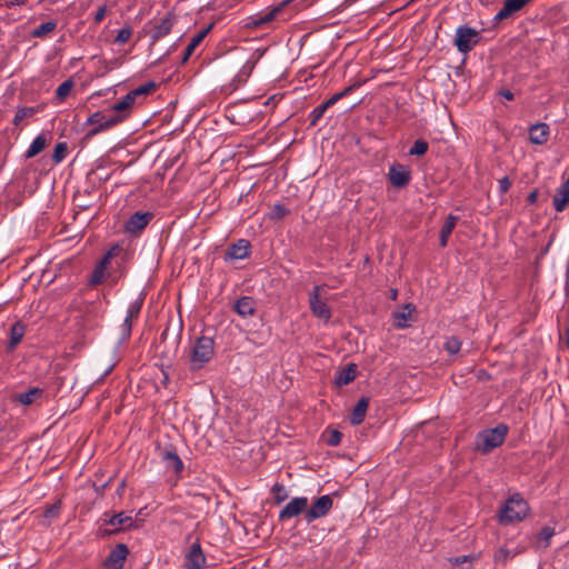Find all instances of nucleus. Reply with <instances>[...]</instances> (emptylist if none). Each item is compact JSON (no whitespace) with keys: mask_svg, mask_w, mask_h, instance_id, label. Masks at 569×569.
Segmentation results:
<instances>
[{"mask_svg":"<svg viewBox=\"0 0 569 569\" xmlns=\"http://www.w3.org/2000/svg\"><path fill=\"white\" fill-rule=\"evenodd\" d=\"M100 310L96 302H88L77 307V321L73 328H77V340L73 338V348L84 346L91 341L90 331L97 326Z\"/></svg>","mask_w":569,"mask_h":569,"instance_id":"f257e3e1","label":"nucleus"},{"mask_svg":"<svg viewBox=\"0 0 569 569\" xmlns=\"http://www.w3.org/2000/svg\"><path fill=\"white\" fill-rule=\"evenodd\" d=\"M528 512V502L519 493H515L501 507L499 520L502 523L521 521L527 517Z\"/></svg>","mask_w":569,"mask_h":569,"instance_id":"f03ea898","label":"nucleus"},{"mask_svg":"<svg viewBox=\"0 0 569 569\" xmlns=\"http://www.w3.org/2000/svg\"><path fill=\"white\" fill-rule=\"evenodd\" d=\"M508 433V427L503 423L495 428L483 430L477 437V449L481 452H489L501 446Z\"/></svg>","mask_w":569,"mask_h":569,"instance_id":"7ed1b4c3","label":"nucleus"},{"mask_svg":"<svg viewBox=\"0 0 569 569\" xmlns=\"http://www.w3.org/2000/svg\"><path fill=\"white\" fill-rule=\"evenodd\" d=\"M214 342L212 338L201 336L199 337L191 349L190 363L193 370L200 369L207 363L213 356Z\"/></svg>","mask_w":569,"mask_h":569,"instance_id":"20e7f679","label":"nucleus"},{"mask_svg":"<svg viewBox=\"0 0 569 569\" xmlns=\"http://www.w3.org/2000/svg\"><path fill=\"white\" fill-rule=\"evenodd\" d=\"M326 295L325 286H315L309 292V307L316 318L327 322L331 318V309L327 303Z\"/></svg>","mask_w":569,"mask_h":569,"instance_id":"39448f33","label":"nucleus"},{"mask_svg":"<svg viewBox=\"0 0 569 569\" xmlns=\"http://www.w3.org/2000/svg\"><path fill=\"white\" fill-rule=\"evenodd\" d=\"M479 40V33L471 27L460 26L456 31L455 44L459 52L467 53Z\"/></svg>","mask_w":569,"mask_h":569,"instance_id":"423d86ee","label":"nucleus"},{"mask_svg":"<svg viewBox=\"0 0 569 569\" xmlns=\"http://www.w3.org/2000/svg\"><path fill=\"white\" fill-rule=\"evenodd\" d=\"M332 506L333 499L330 495H323L317 498L316 501L310 506V508L307 507L305 520L308 523H311L312 521L327 516L331 510Z\"/></svg>","mask_w":569,"mask_h":569,"instance_id":"0eeeda50","label":"nucleus"},{"mask_svg":"<svg viewBox=\"0 0 569 569\" xmlns=\"http://www.w3.org/2000/svg\"><path fill=\"white\" fill-rule=\"evenodd\" d=\"M309 500L307 497H296L291 499L279 512V520L284 521L307 510Z\"/></svg>","mask_w":569,"mask_h":569,"instance_id":"6e6552de","label":"nucleus"},{"mask_svg":"<svg viewBox=\"0 0 569 569\" xmlns=\"http://www.w3.org/2000/svg\"><path fill=\"white\" fill-rule=\"evenodd\" d=\"M388 179L393 187L403 188L411 180V171L407 166L396 163L390 166Z\"/></svg>","mask_w":569,"mask_h":569,"instance_id":"1a4fd4ad","label":"nucleus"},{"mask_svg":"<svg viewBox=\"0 0 569 569\" xmlns=\"http://www.w3.org/2000/svg\"><path fill=\"white\" fill-rule=\"evenodd\" d=\"M134 98L129 91L123 98H121L118 102H116L112 107L113 112L120 113L119 116H110L106 119L104 123L100 127H109L121 121L126 117V112L130 109V107L134 103Z\"/></svg>","mask_w":569,"mask_h":569,"instance_id":"9d476101","label":"nucleus"},{"mask_svg":"<svg viewBox=\"0 0 569 569\" xmlns=\"http://www.w3.org/2000/svg\"><path fill=\"white\" fill-rule=\"evenodd\" d=\"M290 2V0H284L277 4L273 8L268 9L264 12H261L254 17L251 18V21L249 22V26L251 27H261L264 24L270 23L271 21L278 19L283 10V8Z\"/></svg>","mask_w":569,"mask_h":569,"instance_id":"9b49d317","label":"nucleus"},{"mask_svg":"<svg viewBox=\"0 0 569 569\" xmlns=\"http://www.w3.org/2000/svg\"><path fill=\"white\" fill-rule=\"evenodd\" d=\"M206 556L202 552L201 546L198 541L193 542L184 556L186 569H201L206 565Z\"/></svg>","mask_w":569,"mask_h":569,"instance_id":"f8f14e48","label":"nucleus"},{"mask_svg":"<svg viewBox=\"0 0 569 569\" xmlns=\"http://www.w3.org/2000/svg\"><path fill=\"white\" fill-rule=\"evenodd\" d=\"M151 212H136L126 222L124 230L130 234L140 233L152 219Z\"/></svg>","mask_w":569,"mask_h":569,"instance_id":"ddd939ff","label":"nucleus"},{"mask_svg":"<svg viewBox=\"0 0 569 569\" xmlns=\"http://www.w3.org/2000/svg\"><path fill=\"white\" fill-rule=\"evenodd\" d=\"M129 553L128 547L123 543H119L112 549L104 560L106 569H122L124 560Z\"/></svg>","mask_w":569,"mask_h":569,"instance_id":"4468645a","label":"nucleus"},{"mask_svg":"<svg viewBox=\"0 0 569 569\" xmlns=\"http://www.w3.org/2000/svg\"><path fill=\"white\" fill-rule=\"evenodd\" d=\"M569 203V174L568 178L558 187L552 200L557 212H562Z\"/></svg>","mask_w":569,"mask_h":569,"instance_id":"2eb2a0df","label":"nucleus"},{"mask_svg":"<svg viewBox=\"0 0 569 569\" xmlns=\"http://www.w3.org/2000/svg\"><path fill=\"white\" fill-rule=\"evenodd\" d=\"M161 460L164 462L166 468L179 473L183 470V462L172 448H167L160 452Z\"/></svg>","mask_w":569,"mask_h":569,"instance_id":"dca6fc26","label":"nucleus"},{"mask_svg":"<svg viewBox=\"0 0 569 569\" xmlns=\"http://www.w3.org/2000/svg\"><path fill=\"white\" fill-rule=\"evenodd\" d=\"M549 134V126L543 122L536 123L529 129V140L533 144H543L548 141Z\"/></svg>","mask_w":569,"mask_h":569,"instance_id":"f3484780","label":"nucleus"},{"mask_svg":"<svg viewBox=\"0 0 569 569\" xmlns=\"http://www.w3.org/2000/svg\"><path fill=\"white\" fill-rule=\"evenodd\" d=\"M250 242L246 239H239L236 243L230 246L227 252V259L241 260L249 256Z\"/></svg>","mask_w":569,"mask_h":569,"instance_id":"a211bd4d","label":"nucleus"},{"mask_svg":"<svg viewBox=\"0 0 569 569\" xmlns=\"http://www.w3.org/2000/svg\"><path fill=\"white\" fill-rule=\"evenodd\" d=\"M26 333V326L21 321L14 322L9 331V341L7 345V351L12 352L17 346L21 342Z\"/></svg>","mask_w":569,"mask_h":569,"instance_id":"6ab92c4d","label":"nucleus"},{"mask_svg":"<svg viewBox=\"0 0 569 569\" xmlns=\"http://www.w3.org/2000/svg\"><path fill=\"white\" fill-rule=\"evenodd\" d=\"M234 311L242 318L253 316L256 311V301L251 297H241L234 303Z\"/></svg>","mask_w":569,"mask_h":569,"instance_id":"aec40b11","label":"nucleus"},{"mask_svg":"<svg viewBox=\"0 0 569 569\" xmlns=\"http://www.w3.org/2000/svg\"><path fill=\"white\" fill-rule=\"evenodd\" d=\"M208 30L209 29H203V30L199 31L198 33H196L191 38L190 42L186 47L183 54L181 57V63H186L190 59V57L193 54L196 48L202 42V40L207 36Z\"/></svg>","mask_w":569,"mask_h":569,"instance_id":"412c9836","label":"nucleus"},{"mask_svg":"<svg viewBox=\"0 0 569 569\" xmlns=\"http://www.w3.org/2000/svg\"><path fill=\"white\" fill-rule=\"evenodd\" d=\"M369 406V400L367 398H361L357 405L355 406L353 410L350 415V422L355 426L360 425L367 413Z\"/></svg>","mask_w":569,"mask_h":569,"instance_id":"4be33fe9","label":"nucleus"},{"mask_svg":"<svg viewBox=\"0 0 569 569\" xmlns=\"http://www.w3.org/2000/svg\"><path fill=\"white\" fill-rule=\"evenodd\" d=\"M172 27V19L169 16L164 17L153 27L151 34L152 39L156 41L166 37L171 31Z\"/></svg>","mask_w":569,"mask_h":569,"instance_id":"5701e85b","label":"nucleus"},{"mask_svg":"<svg viewBox=\"0 0 569 569\" xmlns=\"http://www.w3.org/2000/svg\"><path fill=\"white\" fill-rule=\"evenodd\" d=\"M108 525L113 527L114 530H119L122 528H128L132 523V518L126 516L123 512H119L117 515L111 516L108 520H106Z\"/></svg>","mask_w":569,"mask_h":569,"instance_id":"b1692460","label":"nucleus"},{"mask_svg":"<svg viewBox=\"0 0 569 569\" xmlns=\"http://www.w3.org/2000/svg\"><path fill=\"white\" fill-rule=\"evenodd\" d=\"M47 146V138L43 133L39 134L34 138V140L31 142L29 149L26 152L27 158H33L38 153H40Z\"/></svg>","mask_w":569,"mask_h":569,"instance_id":"393cba45","label":"nucleus"},{"mask_svg":"<svg viewBox=\"0 0 569 569\" xmlns=\"http://www.w3.org/2000/svg\"><path fill=\"white\" fill-rule=\"evenodd\" d=\"M356 378V369L353 366L342 369L336 377V383L338 386H346Z\"/></svg>","mask_w":569,"mask_h":569,"instance_id":"a878e982","label":"nucleus"},{"mask_svg":"<svg viewBox=\"0 0 569 569\" xmlns=\"http://www.w3.org/2000/svg\"><path fill=\"white\" fill-rule=\"evenodd\" d=\"M412 309L406 306L401 311L395 313V320L398 328L408 327V321L411 317Z\"/></svg>","mask_w":569,"mask_h":569,"instance_id":"bb28decb","label":"nucleus"},{"mask_svg":"<svg viewBox=\"0 0 569 569\" xmlns=\"http://www.w3.org/2000/svg\"><path fill=\"white\" fill-rule=\"evenodd\" d=\"M132 330V318H128L126 316L122 325L120 326V337L118 341V346L122 345L127 339H129Z\"/></svg>","mask_w":569,"mask_h":569,"instance_id":"cd10ccee","label":"nucleus"},{"mask_svg":"<svg viewBox=\"0 0 569 569\" xmlns=\"http://www.w3.org/2000/svg\"><path fill=\"white\" fill-rule=\"evenodd\" d=\"M40 393H41V391L39 389L33 388L27 392L20 393L18 396V400L20 403H22L24 406H29V405L33 403V401L36 400V398H38L40 396Z\"/></svg>","mask_w":569,"mask_h":569,"instance_id":"c85d7f7f","label":"nucleus"},{"mask_svg":"<svg viewBox=\"0 0 569 569\" xmlns=\"http://www.w3.org/2000/svg\"><path fill=\"white\" fill-rule=\"evenodd\" d=\"M429 144L423 139H417L412 147L409 149L410 156H423L428 151Z\"/></svg>","mask_w":569,"mask_h":569,"instance_id":"c756f323","label":"nucleus"},{"mask_svg":"<svg viewBox=\"0 0 569 569\" xmlns=\"http://www.w3.org/2000/svg\"><path fill=\"white\" fill-rule=\"evenodd\" d=\"M56 28V23L52 21H47L34 28L31 34L36 38H41L51 32Z\"/></svg>","mask_w":569,"mask_h":569,"instance_id":"7c9ffc66","label":"nucleus"},{"mask_svg":"<svg viewBox=\"0 0 569 569\" xmlns=\"http://www.w3.org/2000/svg\"><path fill=\"white\" fill-rule=\"evenodd\" d=\"M67 153H68V143L67 142L57 143L54 147V150H53V154H52L53 162L54 163L61 162L67 157Z\"/></svg>","mask_w":569,"mask_h":569,"instance_id":"2f4dec72","label":"nucleus"},{"mask_svg":"<svg viewBox=\"0 0 569 569\" xmlns=\"http://www.w3.org/2000/svg\"><path fill=\"white\" fill-rule=\"evenodd\" d=\"M156 88V83L152 82V81H149V82H146L139 87H137L136 89L131 90V94L133 96L134 99H137L138 97H142V96H147L149 93H151Z\"/></svg>","mask_w":569,"mask_h":569,"instance_id":"473e14b6","label":"nucleus"},{"mask_svg":"<svg viewBox=\"0 0 569 569\" xmlns=\"http://www.w3.org/2000/svg\"><path fill=\"white\" fill-rule=\"evenodd\" d=\"M273 499L277 503L284 501L288 498V491L286 487L279 482L274 483L271 488Z\"/></svg>","mask_w":569,"mask_h":569,"instance_id":"72a5a7b5","label":"nucleus"},{"mask_svg":"<svg viewBox=\"0 0 569 569\" xmlns=\"http://www.w3.org/2000/svg\"><path fill=\"white\" fill-rule=\"evenodd\" d=\"M445 349L449 355H457L461 349V341L457 337H449L445 342Z\"/></svg>","mask_w":569,"mask_h":569,"instance_id":"f704fd0d","label":"nucleus"},{"mask_svg":"<svg viewBox=\"0 0 569 569\" xmlns=\"http://www.w3.org/2000/svg\"><path fill=\"white\" fill-rule=\"evenodd\" d=\"M104 270H106V261H101L93 270L92 274H91V278H90V283L91 284H98L100 282H102L103 278H104Z\"/></svg>","mask_w":569,"mask_h":569,"instance_id":"c9c22d12","label":"nucleus"},{"mask_svg":"<svg viewBox=\"0 0 569 569\" xmlns=\"http://www.w3.org/2000/svg\"><path fill=\"white\" fill-rule=\"evenodd\" d=\"M555 535V530L550 527H545L538 535V541L540 545H542L543 548L548 547L550 543L551 538Z\"/></svg>","mask_w":569,"mask_h":569,"instance_id":"e433bc0d","label":"nucleus"},{"mask_svg":"<svg viewBox=\"0 0 569 569\" xmlns=\"http://www.w3.org/2000/svg\"><path fill=\"white\" fill-rule=\"evenodd\" d=\"M60 509H61V501H59V500L46 509V511L43 512V518L46 520H48L47 521L48 525L50 523V521L52 519H54L59 515Z\"/></svg>","mask_w":569,"mask_h":569,"instance_id":"4c0bfd02","label":"nucleus"},{"mask_svg":"<svg viewBox=\"0 0 569 569\" xmlns=\"http://www.w3.org/2000/svg\"><path fill=\"white\" fill-rule=\"evenodd\" d=\"M71 92V78L66 79L57 89L56 97L64 99Z\"/></svg>","mask_w":569,"mask_h":569,"instance_id":"58836bf2","label":"nucleus"},{"mask_svg":"<svg viewBox=\"0 0 569 569\" xmlns=\"http://www.w3.org/2000/svg\"><path fill=\"white\" fill-rule=\"evenodd\" d=\"M327 110V106L323 103L317 106L309 114L310 124L315 126Z\"/></svg>","mask_w":569,"mask_h":569,"instance_id":"ea45409f","label":"nucleus"},{"mask_svg":"<svg viewBox=\"0 0 569 569\" xmlns=\"http://www.w3.org/2000/svg\"><path fill=\"white\" fill-rule=\"evenodd\" d=\"M457 221H458V217H456L453 214H449L447 217V219H446V221H445L440 232L450 236L452 230L456 227Z\"/></svg>","mask_w":569,"mask_h":569,"instance_id":"a19ab883","label":"nucleus"},{"mask_svg":"<svg viewBox=\"0 0 569 569\" xmlns=\"http://www.w3.org/2000/svg\"><path fill=\"white\" fill-rule=\"evenodd\" d=\"M287 213H288V209L284 206H282L280 203H276L271 209L270 219L279 220V219H282L283 217H286Z\"/></svg>","mask_w":569,"mask_h":569,"instance_id":"79ce46f5","label":"nucleus"},{"mask_svg":"<svg viewBox=\"0 0 569 569\" xmlns=\"http://www.w3.org/2000/svg\"><path fill=\"white\" fill-rule=\"evenodd\" d=\"M141 307H142V300L141 299H137L134 300L132 303H130V306L128 307L127 309V317L128 318H137L140 310H141Z\"/></svg>","mask_w":569,"mask_h":569,"instance_id":"37998d69","label":"nucleus"},{"mask_svg":"<svg viewBox=\"0 0 569 569\" xmlns=\"http://www.w3.org/2000/svg\"><path fill=\"white\" fill-rule=\"evenodd\" d=\"M132 34V31L130 28H122L118 31L116 36V42L119 44L126 43Z\"/></svg>","mask_w":569,"mask_h":569,"instance_id":"c03bdc74","label":"nucleus"},{"mask_svg":"<svg viewBox=\"0 0 569 569\" xmlns=\"http://www.w3.org/2000/svg\"><path fill=\"white\" fill-rule=\"evenodd\" d=\"M33 110L31 108H22L19 109L14 116L13 123L17 126L20 121H22L26 117L32 114Z\"/></svg>","mask_w":569,"mask_h":569,"instance_id":"a18cd8bd","label":"nucleus"},{"mask_svg":"<svg viewBox=\"0 0 569 569\" xmlns=\"http://www.w3.org/2000/svg\"><path fill=\"white\" fill-rule=\"evenodd\" d=\"M341 432H339L338 430H331L327 439V443L332 447L338 446L341 441Z\"/></svg>","mask_w":569,"mask_h":569,"instance_id":"49530a36","label":"nucleus"},{"mask_svg":"<svg viewBox=\"0 0 569 569\" xmlns=\"http://www.w3.org/2000/svg\"><path fill=\"white\" fill-rule=\"evenodd\" d=\"M511 557H513V553L510 550H508L506 548H500L495 555V560L496 561H506Z\"/></svg>","mask_w":569,"mask_h":569,"instance_id":"de8ad7c7","label":"nucleus"},{"mask_svg":"<svg viewBox=\"0 0 569 569\" xmlns=\"http://www.w3.org/2000/svg\"><path fill=\"white\" fill-rule=\"evenodd\" d=\"M450 562L455 566H465L466 563H470V559L468 556H462V557L451 558ZM462 569H467V567H462Z\"/></svg>","mask_w":569,"mask_h":569,"instance_id":"09e8293b","label":"nucleus"},{"mask_svg":"<svg viewBox=\"0 0 569 569\" xmlns=\"http://www.w3.org/2000/svg\"><path fill=\"white\" fill-rule=\"evenodd\" d=\"M511 187V181L508 177H503L499 180V189L501 192H507Z\"/></svg>","mask_w":569,"mask_h":569,"instance_id":"8fccbe9b","label":"nucleus"},{"mask_svg":"<svg viewBox=\"0 0 569 569\" xmlns=\"http://www.w3.org/2000/svg\"><path fill=\"white\" fill-rule=\"evenodd\" d=\"M340 99H342V94H333L330 99H328L326 102H323L325 106H327V109L332 107L336 102H338Z\"/></svg>","mask_w":569,"mask_h":569,"instance_id":"3c124183","label":"nucleus"},{"mask_svg":"<svg viewBox=\"0 0 569 569\" xmlns=\"http://www.w3.org/2000/svg\"><path fill=\"white\" fill-rule=\"evenodd\" d=\"M106 16V7L102 6V7H99V9L97 10L96 14H94V21L96 22H100Z\"/></svg>","mask_w":569,"mask_h":569,"instance_id":"603ef678","label":"nucleus"},{"mask_svg":"<svg viewBox=\"0 0 569 569\" xmlns=\"http://www.w3.org/2000/svg\"><path fill=\"white\" fill-rule=\"evenodd\" d=\"M449 237L450 236L440 232L439 243L442 248L447 247Z\"/></svg>","mask_w":569,"mask_h":569,"instance_id":"864d4df0","label":"nucleus"},{"mask_svg":"<svg viewBox=\"0 0 569 569\" xmlns=\"http://www.w3.org/2000/svg\"><path fill=\"white\" fill-rule=\"evenodd\" d=\"M537 198H538V191L537 190H533L532 192L529 193L527 200L529 203H535L537 201Z\"/></svg>","mask_w":569,"mask_h":569,"instance_id":"5fc2aeb1","label":"nucleus"},{"mask_svg":"<svg viewBox=\"0 0 569 569\" xmlns=\"http://www.w3.org/2000/svg\"><path fill=\"white\" fill-rule=\"evenodd\" d=\"M500 96L503 97L506 100L513 99V93L510 90H501Z\"/></svg>","mask_w":569,"mask_h":569,"instance_id":"6e6d98bb","label":"nucleus"},{"mask_svg":"<svg viewBox=\"0 0 569 569\" xmlns=\"http://www.w3.org/2000/svg\"><path fill=\"white\" fill-rule=\"evenodd\" d=\"M353 89V86H349L347 87L345 90L338 92V94H342V98L346 97L347 94H349Z\"/></svg>","mask_w":569,"mask_h":569,"instance_id":"4d7b16f0","label":"nucleus"},{"mask_svg":"<svg viewBox=\"0 0 569 569\" xmlns=\"http://www.w3.org/2000/svg\"><path fill=\"white\" fill-rule=\"evenodd\" d=\"M116 363H117V361L111 362V363L108 366V368L104 370L103 376H107L108 373H110V372H111V370L114 368Z\"/></svg>","mask_w":569,"mask_h":569,"instance_id":"13d9d810","label":"nucleus"},{"mask_svg":"<svg viewBox=\"0 0 569 569\" xmlns=\"http://www.w3.org/2000/svg\"><path fill=\"white\" fill-rule=\"evenodd\" d=\"M27 0H10V3L13 6L24 4Z\"/></svg>","mask_w":569,"mask_h":569,"instance_id":"bf43d9fd","label":"nucleus"},{"mask_svg":"<svg viewBox=\"0 0 569 569\" xmlns=\"http://www.w3.org/2000/svg\"><path fill=\"white\" fill-rule=\"evenodd\" d=\"M566 343L569 349V328L566 330Z\"/></svg>","mask_w":569,"mask_h":569,"instance_id":"052dcab7","label":"nucleus"}]
</instances>
